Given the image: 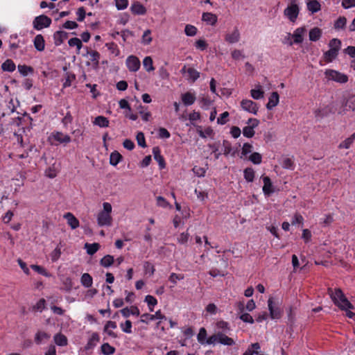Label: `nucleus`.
I'll return each instance as SVG.
<instances>
[{
	"mask_svg": "<svg viewBox=\"0 0 355 355\" xmlns=\"http://www.w3.org/2000/svg\"><path fill=\"white\" fill-rule=\"evenodd\" d=\"M244 178L248 182H252L254 178V171L252 168H246L243 171Z\"/></svg>",
	"mask_w": 355,
	"mask_h": 355,
	"instance_id": "obj_41",
	"label": "nucleus"
},
{
	"mask_svg": "<svg viewBox=\"0 0 355 355\" xmlns=\"http://www.w3.org/2000/svg\"><path fill=\"white\" fill-rule=\"evenodd\" d=\"M33 44H34L35 48L37 51H42L44 50L45 41H44V37L42 35L39 34L35 37L34 40H33Z\"/></svg>",
	"mask_w": 355,
	"mask_h": 355,
	"instance_id": "obj_22",
	"label": "nucleus"
},
{
	"mask_svg": "<svg viewBox=\"0 0 355 355\" xmlns=\"http://www.w3.org/2000/svg\"><path fill=\"white\" fill-rule=\"evenodd\" d=\"M80 282L83 286L86 288H89L92 286L93 280L91 275L88 273H84L80 279Z\"/></svg>",
	"mask_w": 355,
	"mask_h": 355,
	"instance_id": "obj_38",
	"label": "nucleus"
},
{
	"mask_svg": "<svg viewBox=\"0 0 355 355\" xmlns=\"http://www.w3.org/2000/svg\"><path fill=\"white\" fill-rule=\"evenodd\" d=\"M153 154L155 159L158 162L161 168L165 167L164 159L160 153V150L158 147H154L153 148Z\"/></svg>",
	"mask_w": 355,
	"mask_h": 355,
	"instance_id": "obj_25",
	"label": "nucleus"
},
{
	"mask_svg": "<svg viewBox=\"0 0 355 355\" xmlns=\"http://www.w3.org/2000/svg\"><path fill=\"white\" fill-rule=\"evenodd\" d=\"M307 8L312 13H315L320 10L321 6L317 0H311L308 2Z\"/></svg>",
	"mask_w": 355,
	"mask_h": 355,
	"instance_id": "obj_36",
	"label": "nucleus"
},
{
	"mask_svg": "<svg viewBox=\"0 0 355 355\" xmlns=\"http://www.w3.org/2000/svg\"><path fill=\"white\" fill-rule=\"evenodd\" d=\"M100 340V336L97 332H93L88 339V341L85 347L86 350L92 349L94 347L96 346L97 343Z\"/></svg>",
	"mask_w": 355,
	"mask_h": 355,
	"instance_id": "obj_15",
	"label": "nucleus"
},
{
	"mask_svg": "<svg viewBox=\"0 0 355 355\" xmlns=\"http://www.w3.org/2000/svg\"><path fill=\"white\" fill-rule=\"evenodd\" d=\"M249 159L255 164H259L261 162L262 157L259 153H253L250 155Z\"/></svg>",
	"mask_w": 355,
	"mask_h": 355,
	"instance_id": "obj_55",
	"label": "nucleus"
},
{
	"mask_svg": "<svg viewBox=\"0 0 355 355\" xmlns=\"http://www.w3.org/2000/svg\"><path fill=\"white\" fill-rule=\"evenodd\" d=\"M216 327L218 329H221L222 332L226 334L230 331L229 324L225 321H219L216 324Z\"/></svg>",
	"mask_w": 355,
	"mask_h": 355,
	"instance_id": "obj_54",
	"label": "nucleus"
},
{
	"mask_svg": "<svg viewBox=\"0 0 355 355\" xmlns=\"http://www.w3.org/2000/svg\"><path fill=\"white\" fill-rule=\"evenodd\" d=\"M93 124L100 128H107L109 126V120L103 116H98L94 119Z\"/></svg>",
	"mask_w": 355,
	"mask_h": 355,
	"instance_id": "obj_28",
	"label": "nucleus"
},
{
	"mask_svg": "<svg viewBox=\"0 0 355 355\" xmlns=\"http://www.w3.org/2000/svg\"><path fill=\"white\" fill-rule=\"evenodd\" d=\"M198 133L200 137L206 138L207 137H209L212 135L213 130L210 128H207L205 130H198Z\"/></svg>",
	"mask_w": 355,
	"mask_h": 355,
	"instance_id": "obj_64",
	"label": "nucleus"
},
{
	"mask_svg": "<svg viewBox=\"0 0 355 355\" xmlns=\"http://www.w3.org/2000/svg\"><path fill=\"white\" fill-rule=\"evenodd\" d=\"M263 192L266 196H270L274 192L273 186L269 177H263Z\"/></svg>",
	"mask_w": 355,
	"mask_h": 355,
	"instance_id": "obj_16",
	"label": "nucleus"
},
{
	"mask_svg": "<svg viewBox=\"0 0 355 355\" xmlns=\"http://www.w3.org/2000/svg\"><path fill=\"white\" fill-rule=\"evenodd\" d=\"M181 99L185 106H189L195 103L196 97L195 94L187 92L181 95Z\"/></svg>",
	"mask_w": 355,
	"mask_h": 355,
	"instance_id": "obj_14",
	"label": "nucleus"
},
{
	"mask_svg": "<svg viewBox=\"0 0 355 355\" xmlns=\"http://www.w3.org/2000/svg\"><path fill=\"white\" fill-rule=\"evenodd\" d=\"M100 263L103 267L107 268L114 263V257L111 255H106L101 259Z\"/></svg>",
	"mask_w": 355,
	"mask_h": 355,
	"instance_id": "obj_45",
	"label": "nucleus"
},
{
	"mask_svg": "<svg viewBox=\"0 0 355 355\" xmlns=\"http://www.w3.org/2000/svg\"><path fill=\"white\" fill-rule=\"evenodd\" d=\"M338 51L329 49L324 53V58L327 62H332L338 55Z\"/></svg>",
	"mask_w": 355,
	"mask_h": 355,
	"instance_id": "obj_40",
	"label": "nucleus"
},
{
	"mask_svg": "<svg viewBox=\"0 0 355 355\" xmlns=\"http://www.w3.org/2000/svg\"><path fill=\"white\" fill-rule=\"evenodd\" d=\"M68 33L62 31H56L53 34L54 44L60 46L65 39L67 38Z\"/></svg>",
	"mask_w": 355,
	"mask_h": 355,
	"instance_id": "obj_20",
	"label": "nucleus"
},
{
	"mask_svg": "<svg viewBox=\"0 0 355 355\" xmlns=\"http://www.w3.org/2000/svg\"><path fill=\"white\" fill-rule=\"evenodd\" d=\"M51 335L43 331H37L35 335V342L37 345H41L43 342L48 340Z\"/></svg>",
	"mask_w": 355,
	"mask_h": 355,
	"instance_id": "obj_19",
	"label": "nucleus"
},
{
	"mask_svg": "<svg viewBox=\"0 0 355 355\" xmlns=\"http://www.w3.org/2000/svg\"><path fill=\"white\" fill-rule=\"evenodd\" d=\"M184 278V275L182 274H177L175 272H173L169 276V281L175 286L177 284L178 280H182Z\"/></svg>",
	"mask_w": 355,
	"mask_h": 355,
	"instance_id": "obj_52",
	"label": "nucleus"
},
{
	"mask_svg": "<svg viewBox=\"0 0 355 355\" xmlns=\"http://www.w3.org/2000/svg\"><path fill=\"white\" fill-rule=\"evenodd\" d=\"M260 349V345L258 343L251 344L243 355L258 354V350Z\"/></svg>",
	"mask_w": 355,
	"mask_h": 355,
	"instance_id": "obj_33",
	"label": "nucleus"
},
{
	"mask_svg": "<svg viewBox=\"0 0 355 355\" xmlns=\"http://www.w3.org/2000/svg\"><path fill=\"white\" fill-rule=\"evenodd\" d=\"M355 139V133L349 137L347 138L342 143L339 144V148H345L348 149L350 146L352 144Z\"/></svg>",
	"mask_w": 355,
	"mask_h": 355,
	"instance_id": "obj_42",
	"label": "nucleus"
},
{
	"mask_svg": "<svg viewBox=\"0 0 355 355\" xmlns=\"http://www.w3.org/2000/svg\"><path fill=\"white\" fill-rule=\"evenodd\" d=\"M306 31V29L304 27H300L295 29L294 33L291 35L288 34V37L291 36L293 38V42L290 41L289 45H293V43L295 44H300L303 42V36L304 35V33Z\"/></svg>",
	"mask_w": 355,
	"mask_h": 355,
	"instance_id": "obj_10",
	"label": "nucleus"
},
{
	"mask_svg": "<svg viewBox=\"0 0 355 355\" xmlns=\"http://www.w3.org/2000/svg\"><path fill=\"white\" fill-rule=\"evenodd\" d=\"M325 78L339 83H345L348 81V76L334 69H327L324 71Z\"/></svg>",
	"mask_w": 355,
	"mask_h": 355,
	"instance_id": "obj_3",
	"label": "nucleus"
},
{
	"mask_svg": "<svg viewBox=\"0 0 355 355\" xmlns=\"http://www.w3.org/2000/svg\"><path fill=\"white\" fill-rule=\"evenodd\" d=\"M273 302L271 298L268 300V306L270 311V315L272 319H278L281 316L280 311L278 309H275L272 306Z\"/></svg>",
	"mask_w": 355,
	"mask_h": 355,
	"instance_id": "obj_26",
	"label": "nucleus"
},
{
	"mask_svg": "<svg viewBox=\"0 0 355 355\" xmlns=\"http://www.w3.org/2000/svg\"><path fill=\"white\" fill-rule=\"evenodd\" d=\"M189 234L188 232H182L178 237V241L180 244H186L189 241Z\"/></svg>",
	"mask_w": 355,
	"mask_h": 355,
	"instance_id": "obj_61",
	"label": "nucleus"
},
{
	"mask_svg": "<svg viewBox=\"0 0 355 355\" xmlns=\"http://www.w3.org/2000/svg\"><path fill=\"white\" fill-rule=\"evenodd\" d=\"M328 294L335 305L338 306L343 311L354 309V306L349 302L340 288L333 290L329 288Z\"/></svg>",
	"mask_w": 355,
	"mask_h": 355,
	"instance_id": "obj_1",
	"label": "nucleus"
},
{
	"mask_svg": "<svg viewBox=\"0 0 355 355\" xmlns=\"http://www.w3.org/2000/svg\"><path fill=\"white\" fill-rule=\"evenodd\" d=\"M89 55V60L95 66H98L100 60V53L96 51H91L87 52Z\"/></svg>",
	"mask_w": 355,
	"mask_h": 355,
	"instance_id": "obj_43",
	"label": "nucleus"
},
{
	"mask_svg": "<svg viewBox=\"0 0 355 355\" xmlns=\"http://www.w3.org/2000/svg\"><path fill=\"white\" fill-rule=\"evenodd\" d=\"M251 96L256 100L261 99L263 97V92L261 89H252L250 91Z\"/></svg>",
	"mask_w": 355,
	"mask_h": 355,
	"instance_id": "obj_62",
	"label": "nucleus"
},
{
	"mask_svg": "<svg viewBox=\"0 0 355 355\" xmlns=\"http://www.w3.org/2000/svg\"><path fill=\"white\" fill-rule=\"evenodd\" d=\"M207 337V331L205 328H200L199 333L198 334L197 338L198 341L201 344H205Z\"/></svg>",
	"mask_w": 355,
	"mask_h": 355,
	"instance_id": "obj_51",
	"label": "nucleus"
},
{
	"mask_svg": "<svg viewBox=\"0 0 355 355\" xmlns=\"http://www.w3.org/2000/svg\"><path fill=\"white\" fill-rule=\"evenodd\" d=\"M126 66L130 71H137L140 68V61L138 58L135 55H130L126 59Z\"/></svg>",
	"mask_w": 355,
	"mask_h": 355,
	"instance_id": "obj_9",
	"label": "nucleus"
},
{
	"mask_svg": "<svg viewBox=\"0 0 355 355\" xmlns=\"http://www.w3.org/2000/svg\"><path fill=\"white\" fill-rule=\"evenodd\" d=\"M184 33L187 36H194L197 33V28L196 26L190 24H187L184 28Z\"/></svg>",
	"mask_w": 355,
	"mask_h": 355,
	"instance_id": "obj_47",
	"label": "nucleus"
},
{
	"mask_svg": "<svg viewBox=\"0 0 355 355\" xmlns=\"http://www.w3.org/2000/svg\"><path fill=\"white\" fill-rule=\"evenodd\" d=\"M55 343L58 346H66L67 345V337L62 334H57L53 336Z\"/></svg>",
	"mask_w": 355,
	"mask_h": 355,
	"instance_id": "obj_31",
	"label": "nucleus"
},
{
	"mask_svg": "<svg viewBox=\"0 0 355 355\" xmlns=\"http://www.w3.org/2000/svg\"><path fill=\"white\" fill-rule=\"evenodd\" d=\"M120 327L122 331L127 334L132 333V322L130 320H126L124 323H121Z\"/></svg>",
	"mask_w": 355,
	"mask_h": 355,
	"instance_id": "obj_53",
	"label": "nucleus"
},
{
	"mask_svg": "<svg viewBox=\"0 0 355 355\" xmlns=\"http://www.w3.org/2000/svg\"><path fill=\"white\" fill-rule=\"evenodd\" d=\"M115 351V348L107 343H103L101 347V352L103 355H112Z\"/></svg>",
	"mask_w": 355,
	"mask_h": 355,
	"instance_id": "obj_32",
	"label": "nucleus"
},
{
	"mask_svg": "<svg viewBox=\"0 0 355 355\" xmlns=\"http://www.w3.org/2000/svg\"><path fill=\"white\" fill-rule=\"evenodd\" d=\"M241 106L243 110L253 114H257L259 110L257 104L249 99H243L241 102Z\"/></svg>",
	"mask_w": 355,
	"mask_h": 355,
	"instance_id": "obj_7",
	"label": "nucleus"
},
{
	"mask_svg": "<svg viewBox=\"0 0 355 355\" xmlns=\"http://www.w3.org/2000/svg\"><path fill=\"white\" fill-rule=\"evenodd\" d=\"M136 139L139 146H140L142 148H145L146 146L144 133H142L141 132H138Z\"/></svg>",
	"mask_w": 355,
	"mask_h": 355,
	"instance_id": "obj_60",
	"label": "nucleus"
},
{
	"mask_svg": "<svg viewBox=\"0 0 355 355\" xmlns=\"http://www.w3.org/2000/svg\"><path fill=\"white\" fill-rule=\"evenodd\" d=\"M18 71L23 76H27L28 73L33 71V69L31 67L26 65H18Z\"/></svg>",
	"mask_w": 355,
	"mask_h": 355,
	"instance_id": "obj_57",
	"label": "nucleus"
},
{
	"mask_svg": "<svg viewBox=\"0 0 355 355\" xmlns=\"http://www.w3.org/2000/svg\"><path fill=\"white\" fill-rule=\"evenodd\" d=\"M31 268L38 272L39 274H41L45 277H49V272L42 266L38 265H31Z\"/></svg>",
	"mask_w": 355,
	"mask_h": 355,
	"instance_id": "obj_58",
	"label": "nucleus"
},
{
	"mask_svg": "<svg viewBox=\"0 0 355 355\" xmlns=\"http://www.w3.org/2000/svg\"><path fill=\"white\" fill-rule=\"evenodd\" d=\"M279 94L277 92H274L271 94V95L269 97L268 102L266 105V107L268 110H272L274 107L277 105L279 103Z\"/></svg>",
	"mask_w": 355,
	"mask_h": 355,
	"instance_id": "obj_24",
	"label": "nucleus"
},
{
	"mask_svg": "<svg viewBox=\"0 0 355 355\" xmlns=\"http://www.w3.org/2000/svg\"><path fill=\"white\" fill-rule=\"evenodd\" d=\"M53 138L60 144H68L71 141V137L61 132L52 133Z\"/></svg>",
	"mask_w": 355,
	"mask_h": 355,
	"instance_id": "obj_17",
	"label": "nucleus"
},
{
	"mask_svg": "<svg viewBox=\"0 0 355 355\" xmlns=\"http://www.w3.org/2000/svg\"><path fill=\"white\" fill-rule=\"evenodd\" d=\"M117 328L116 323L114 321H107L104 327L103 332L107 335V336L112 338H117V334L114 331Z\"/></svg>",
	"mask_w": 355,
	"mask_h": 355,
	"instance_id": "obj_11",
	"label": "nucleus"
},
{
	"mask_svg": "<svg viewBox=\"0 0 355 355\" xmlns=\"http://www.w3.org/2000/svg\"><path fill=\"white\" fill-rule=\"evenodd\" d=\"M155 320H167V318L164 314H162L160 310H158L157 311L155 312V314L144 313L141 315L140 322L144 323H148V321H153ZM160 322L161 321H159L157 322V326L159 325Z\"/></svg>",
	"mask_w": 355,
	"mask_h": 355,
	"instance_id": "obj_6",
	"label": "nucleus"
},
{
	"mask_svg": "<svg viewBox=\"0 0 355 355\" xmlns=\"http://www.w3.org/2000/svg\"><path fill=\"white\" fill-rule=\"evenodd\" d=\"M239 318L244 322H248L250 324L254 323V319L248 313H241Z\"/></svg>",
	"mask_w": 355,
	"mask_h": 355,
	"instance_id": "obj_59",
	"label": "nucleus"
},
{
	"mask_svg": "<svg viewBox=\"0 0 355 355\" xmlns=\"http://www.w3.org/2000/svg\"><path fill=\"white\" fill-rule=\"evenodd\" d=\"M122 159V156L117 151H114L110 157V163L112 166H116Z\"/></svg>",
	"mask_w": 355,
	"mask_h": 355,
	"instance_id": "obj_39",
	"label": "nucleus"
},
{
	"mask_svg": "<svg viewBox=\"0 0 355 355\" xmlns=\"http://www.w3.org/2000/svg\"><path fill=\"white\" fill-rule=\"evenodd\" d=\"M68 44L70 46H76L77 48L78 52L80 51L83 46L81 40L78 37L71 38L69 40Z\"/></svg>",
	"mask_w": 355,
	"mask_h": 355,
	"instance_id": "obj_46",
	"label": "nucleus"
},
{
	"mask_svg": "<svg viewBox=\"0 0 355 355\" xmlns=\"http://www.w3.org/2000/svg\"><path fill=\"white\" fill-rule=\"evenodd\" d=\"M322 35V31L318 28L315 27L310 30L309 33V40L313 42L318 41Z\"/></svg>",
	"mask_w": 355,
	"mask_h": 355,
	"instance_id": "obj_29",
	"label": "nucleus"
},
{
	"mask_svg": "<svg viewBox=\"0 0 355 355\" xmlns=\"http://www.w3.org/2000/svg\"><path fill=\"white\" fill-rule=\"evenodd\" d=\"M248 125L243 129V136L251 138L254 135V128L257 127L259 124V121L257 119H249L247 122Z\"/></svg>",
	"mask_w": 355,
	"mask_h": 355,
	"instance_id": "obj_5",
	"label": "nucleus"
},
{
	"mask_svg": "<svg viewBox=\"0 0 355 355\" xmlns=\"http://www.w3.org/2000/svg\"><path fill=\"white\" fill-rule=\"evenodd\" d=\"M130 9L134 15H144L146 13V8L139 1H134Z\"/></svg>",
	"mask_w": 355,
	"mask_h": 355,
	"instance_id": "obj_12",
	"label": "nucleus"
},
{
	"mask_svg": "<svg viewBox=\"0 0 355 355\" xmlns=\"http://www.w3.org/2000/svg\"><path fill=\"white\" fill-rule=\"evenodd\" d=\"M347 23V19L345 17H340L334 24V28L336 29L344 28Z\"/></svg>",
	"mask_w": 355,
	"mask_h": 355,
	"instance_id": "obj_49",
	"label": "nucleus"
},
{
	"mask_svg": "<svg viewBox=\"0 0 355 355\" xmlns=\"http://www.w3.org/2000/svg\"><path fill=\"white\" fill-rule=\"evenodd\" d=\"M150 31L146 30L144 31L143 35H142V43L144 44L148 45L152 42V37L150 36Z\"/></svg>",
	"mask_w": 355,
	"mask_h": 355,
	"instance_id": "obj_56",
	"label": "nucleus"
},
{
	"mask_svg": "<svg viewBox=\"0 0 355 355\" xmlns=\"http://www.w3.org/2000/svg\"><path fill=\"white\" fill-rule=\"evenodd\" d=\"M187 73V79L192 82H195L200 77V73L193 68H188Z\"/></svg>",
	"mask_w": 355,
	"mask_h": 355,
	"instance_id": "obj_37",
	"label": "nucleus"
},
{
	"mask_svg": "<svg viewBox=\"0 0 355 355\" xmlns=\"http://www.w3.org/2000/svg\"><path fill=\"white\" fill-rule=\"evenodd\" d=\"M16 66L14 62L11 60H6L2 64L1 69L4 71L12 72L15 70Z\"/></svg>",
	"mask_w": 355,
	"mask_h": 355,
	"instance_id": "obj_34",
	"label": "nucleus"
},
{
	"mask_svg": "<svg viewBox=\"0 0 355 355\" xmlns=\"http://www.w3.org/2000/svg\"><path fill=\"white\" fill-rule=\"evenodd\" d=\"M143 66L146 71L150 72L155 70V67L153 66V59L150 56H146L143 60Z\"/></svg>",
	"mask_w": 355,
	"mask_h": 355,
	"instance_id": "obj_35",
	"label": "nucleus"
},
{
	"mask_svg": "<svg viewBox=\"0 0 355 355\" xmlns=\"http://www.w3.org/2000/svg\"><path fill=\"white\" fill-rule=\"evenodd\" d=\"M341 46V42L338 39H332L330 40L329 43V46L330 47V49H334L335 51H339Z\"/></svg>",
	"mask_w": 355,
	"mask_h": 355,
	"instance_id": "obj_48",
	"label": "nucleus"
},
{
	"mask_svg": "<svg viewBox=\"0 0 355 355\" xmlns=\"http://www.w3.org/2000/svg\"><path fill=\"white\" fill-rule=\"evenodd\" d=\"M84 248L86 250L87 253L89 255L95 254L100 248V245L98 243L85 244Z\"/></svg>",
	"mask_w": 355,
	"mask_h": 355,
	"instance_id": "obj_30",
	"label": "nucleus"
},
{
	"mask_svg": "<svg viewBox=\"0 0 355 355\" xmlns=\"http://www.w3.org/2000/svg\"><path fill=\"white\" fill-rule=\"evenodd\" d=\"M299 14V8L296 4H291L284 10V15L289 20L294 22Z\"/></svg>",
	"mask_w": 355,
	"mask_h": 355,
	"instance_id": "obj_8",
	"label": "nucleus"
},
{
	"mask_svg": "<svg viewBox=\"0 0 355 355\" xmlns=\"http://www.w3.org/2000/svg\"><path fill=\"white\" fill-rule=\"evenodd\" d=\"M51 24V19L44 15L36 17L33 21V28L37 31L49 27Z\"/></svg>",
	"mask_w": 355,
	"mask_h": 355,
	"instance_id": "obj_4",
	"label": "nucleus"
},
{
	"mask_svg": "<svg viewBox=\"0 0 355 355\" xmlns=\"http://www.w3.org/2000/svg\"><path fill=\"white\" fill-rule=\"evenodd\" d=\"M228 116H229V112H224L217 119V123L218 124H220V125L225 124L227 122Z\"/></svg>",
	"mask_w": 355,
	"mask_h": 355,
	"instance_id": "obj_63",
	"label": "nucleus"
},
{
	"mask_svg": "<svg viewBox=\"0 0 355 355\" xmlns=\"http://www.w3.org/2000/svg\"><path fill=\"white\" fill-rule=\"evenodd\" d=\"M145 302L148 304L150 311H153V307L157 304V300L152 295H146Z\"/></svg>",
	"mask_w": 355,
	"mask_h": 355,
	"instance_id": "obj_44",
	"label": "nucleus"
},
{
	"mask_svg": "<svg viewBox=\"0 0 355 355\" xmlns=\"http://www.w3.org/2000/svg\"><path fill=\"white\" fill-rule=\"evenodd\" d=\"M64 218L67 220V223L71 229L74 230L79 227V221L73 214L67 212L64 215Z\"/></svg>",
	"mask_w": 355,
	"mask_h": 355,
	"instance_id": "obj_18",
	"label": "nucleus"
},
{
	"mask_svg": "<svg viewBox=\"0 0 355 355\" xmlns=\"http://www.w3.org/2000/svg\"><path fill=\"white\" fill-rule=\"evenodd\" d=\"M218 343L223 345L232 346L235 344V342L232 338L226 336L225 334L218 332Z\"/></svg>",
	"mask_w": 355,
	"mask_h": 355,
	"instance_id": "obj_23",
	"label": "nucleus"
},
{
	"mask_svg": "<svg viewBox=\"0 0 355 355\" xmlns=\"http://www.w3.org/2000/svg\"><path fill=\"white\" fill-rule=\"evenodd\" d=\"M217 19V16L211 12H204L202 16V20L211 26H214Z\"/></svg>",
	"mask_w": 355,
	"mask_h": 355,
	"instance_id": "obj_21",
	"label": "nucleus"
},
{
	"mask_svg": "<svg viewBox=\"0 0 355 355\" xmlns=\"http://www.w3.org/2000/svg\"><path fill=\"white\" fill-rule=\"evenodd\" d=\"M122 315L125 318L129 317L130 315H139V310L137 306H131L130 309L126 307L121 310Z\"/></svg>",
	"mask_w": 355,
	"mask_h": 355,
	"instance_id": "obj_27",
	"label": "nucleus"
},
{
	"mask_svg": "<svg viewBox=\"0 0 355 355\" xmlns=\"http://www.w3.org/2000/svg\"><path fill=\"white\" fill-rule=\"evenodd\" d=\"M282 165V167L286 169L293 170L294 168L293 161L289 157L284 158Z\"/></svg>",
	"mask_w": 355,
	"mask_h": 355,
	"instance_id": "obj_50",
	"label": "nucleus"
},
{
	"mask_svg": "<svg viewBox=\"0 0 355 355\" xmlns=\"http://www.w3.org/2000/svg\"><path fill=\"white\" fill-rule=\"evenodd\" d=\"M103 209L97 215V223L99 226H110L112 218L111 216L112 205L109 202L103 204Z\"/></svg>",
	"mask_w": 355,
	"mask_h": 355,
	"instance_id": "obj_2",
	"label": "nucleus"
},
{
	"mask_svg": "<svg viewBox=\"0 0 355 355\" xmlns=\"http://www.w3.org/2000/svg\"><path fill=\"white\" fill-rule=\"evenodd\" d=\"M225 40L229 44H235L240 40V33L236 28L231 33H228L225 36Z\"/></svg>",
	"mask_w": 355,
	"mask_h": 355,
	"instance_id": "obj_13",
	"label": "nucleus"
}]
</instances>
